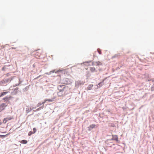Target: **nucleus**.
Listing matches in <instances>:
<instances>
[{"label": "nucleus", "instance_id": "1", "mask_svg": "<svg viewBox=\"0 0 154 154\" xmlns=\"http://www.w3.org/2000/svg\"><path fill=\"white\" fill-rule=\"evenodd\" d=\"M112 138L111 139H107L105 141L106 143L108 146H109V143H112L111 142L112 140H115L117 142L119 143V140H118V136L116 135H112Z\"/></svg>", "mask_w": 154, "mask_h": 154}, {"label": "nucleus", "instance_id": "2", "mask_svg": "<svg viewBox=\"0 0 154 154\" xmlns=\"http://www.w3.org/2000/svg\"><path fill=\"white\" fill-rule=\"evenodd\" d=\"M85 83V82L81 80H78L75 81V88L78 89L79 87L83 85Z\"/></svg>", "mask_w": 154, "mask_h": 154}, {"label": "nucleus", "instance_id": "3", "mask_svg": "<svg viewBox=\"0 0 154 154\" xmlns=\"http://www.w3.org/2000/svg\"><path fill=\"white\" fill-rule=\"evenodd\" d=\"M63 83L66 85L70 84L72 83L71 80L69 79L64 78L63 81Z\"/></svg>", "mask_w": 154, "mask_h": 154}, {"label": "nucleus", "instance_id": "4", "mask_svg": "<svg viewBox=\"0 0 154 154\" xmlns=\"http://www.w3.org/2000/svg\"><path fill=\"white\" fill-rule=\"evenodd\" d=\"M13 77H11L7 79H3L4 81V84H6L10 83L13 79Z\"/></svg>", "mask_w": 154, "mask_h": 154}, {"label": "nucleus", "instance_id": "5", "mask_svg": "<svg viewBox=\"0 0 154 154\" xmlns=\"http://www.w3.org/2000/svg\"><path fill=\"white\" fill-rule=\"evenodd\" d=\"M65 88V85H60L57 86V89L59 91H64Z\"/></svg>", "mask_w": 154, "mask_h": 154}, {"label": "nucleus", "instance_id": "6", "mask_svg": "<svg viewBox=\"0 0 154 154\" xmlns=\"http://www.w3.org/2000/svg\"><path fill=\"white\" fill-rule=\"evenodd\" d=\"M6 105L5 103H3L0 105V112H1L2 110H4L5 107L6 106Z\"/></svg>", "mask_w": 154, "mask_h": 154}, {"label": "nucleus", "instance_id": "7", "mask_svg": "<svg viewBox=\"0 0 154 154\" xmlns=\"http://www.w3.org/2000/svg\"><path fill=\"white\" fill-rule=\"evenodd\" d=\"M96 125L95 124H92L90 125L89 127H88V131H91L93 128H95Z\"/></svg>", "mask_w": 154, "mask_h": 154}, {"label": "nucleus", "instance_id": "8", "mask_svg": "<svg viewBox=\"0 0 154 154\" xmlns=\"http://www.w3.org/2000/svg\"><path fill=\"white\" fill-rule=\"evenodd\" d=\"M64 91H60L59 92H58L57 93V95L59 97H61L62 96L63 94H64Z\"/></svg>", "mask_w": 154, "mask_h": 154}, {"label": "nucleus", "instance_id": "9", "mask_svg": "<svg viewBox=\"0 0 154 154\" xmlns=\"http://www.w3.org/2000/svg\"><path fill=\"white\" fill-rule=\"evenodd\" d=\"M55 99V97H54L53 98L51 99H46L45 102H46L47 101H48L49 102H51L54 101V99Z\"/></svg>", "mask_w": 154, "mask_h": 154}, {"label": "nucleus", "instance_id": "10", "mask_svg": "<svg viewBox=\"0 0 154 154\" xmlns=\"http://www.w3.org/2000/svg\"><path fill=\"white\" fill-rule=\"evenodd\" d=\"M90 70L92 72H94L95 71L97 72V71L95 70V69L94 67H90Z\"/></svg>", "mask_w": 154, "mask_h": 154}, {"label": "nucleus", "instance_id": "11", "mask_svg": "<svg viewBox=\"0 0 154 154\" xmlns=\"http://www.w3.org/2000/svg\"><path fill=\"white\" fill-rule=\"evenodd\" d=\"M19 88L17 87L16 88L14 89V91L13 93L14 94H16L17 93V90H18Z\"/></svg>", "mask_w": 154, "mask_h": 154}, {"label": "nucleus", "instance_id": "12", "mask_svg": "<svg viewBox=\"0 0 154 154\" xmlns=\"http://www.w3.org/2000/svg\"><path fill=\"white\" fill-rule=\"evenodd\" d=\"M11 97H8L7 96L5 97L4 98H3V100H4L5 101H8Z\"/></svg>", "mask_w": 154, "mask_h": 154}, {"label": "nucleus", "instance_id": "13", "mask_svg": "<svg viewBox=\"0 0 154 154\" xmlns=\"http://www.w3.org/2000/svg\"><path fill=\"white\" fill-rule=\"evenodd\" d=\"M95 64L96 66H100L102 64V63L100 61L95 62Z\"/></svg>", "mask_w": 154, "mask_h": 154}, {"label": "nucleus", "instance_id": "14", "mask_svg": "<svg viewBox=\"0 0 154 154\" xmlns=\"http://www.w3.org/2000/svg\"><path fill=\"white\" fill-rule=\"evenodd\" d=\"M8 92L7 91H5V92H3L1 93H0V97H2V96H4V95L8 94Z\"/></svg>", "mask_w": 154, "mask_h": 154}, {"label": "nucleus", "instance_id": "15", "mask_svg": "<svg viewBox=\"0 0 154 154\" xmlns=\"http://www.w3.org/2000/svg\"><path fill=\"white\" fill-rule=\"evenodd\" d=\"M93 86V85H89L87 87V89L88 90H91L92 89Z\"/></svg>", "mask_w": 154, "mask_h": 154}, {"label": "nucleus", "instance_id": "16", "mask_svg": "<svg viewBox=\"0 0 154 154\" xmlns=\"http://www.w3.org/2000/svg\"><path fill=\"white\" fill-rule=\"evenodd\" d=\"M27 141L25 140H22L20 141V143L22 144H26L27 143Z\"/></svg>", "mask_w": 154, "mask_h": 154}, {"label": "nucleus", "instance_id": "17", "mask_svg": "<svg viewBox=\"0 0 154 154\" xmlns=\"http://www.w3.org/2000/svg\"><path fill=\"white\" fill-rule=\"evenodd\" d=\"M45 103V101L43 102L39 103H38L37 104V107H38L41 105H43Z\"/></svg>", "mask_w": 154, "mask_h": 154}, {"label": "nucleus", "instance_id": "18", "mask_svg": "<svg viewBox=\"0 0 154 154\" xmlns=\"http://www.w3.org/2000/svg\"><path fill=\"white\" fill-rule=\"evenodd\" d=\"M34 108H30V109L29 108H27L26 112L27 113H28L29 112L31 111V110H32Z\"/></svg>", "mask_w": 154, "mask_h": 154}, {"label": "nucleus", "instance_id": "19", "mask_svg": "<svg viewBox=\"0 0 154 154\" xmlns=\"http://www.w3.org/2000/svg\"><path fill=\"white\" fill-rule=\"evenodd\" d=\"M85 75L86 77L87 78L90 76L91 74L88 71L86 72Z\"/></svg>", "mask_w": 154, "mask_h": 154}, {"label": "nucleus", "instance_id": "20", "mask_svg": "<svg viewBox=\"0 0 154 154\" xmlns=\"http://www.w3.org/2000/svg\"><path fill=\"white\" fill-rule=\"evenodd\" d=\"M59 72H60L59 71H56L55 70L50 71V72L51 74L52 73H54V72H55L56 73H58Z\"/></svg>", "mask_w": 154, "mask_h": 154}, {"label": "nucleus", "instance_id": "21", "mask_svg": "<svg viewBox=\"0 0 154 154\" xmlns=\"http://www.w3.org/2000/svg\"><path fill=\"white\" fill-rule=\"evenodd\" d=\"M109 125L112 127H116V125L114 124L111 123H109Z\"/></svg>", "mask_w": 154, "mask_h": 154}, {"label": "nucleus", "instance_id": "22", "mask_svg": "<svg viewBox=\"0 0 154 154\" xmlns=\"http://www.w3.org/2000/svg\"><path fill=\"white\" fill-rule=\"evenodd\" d=\"M29 87L28 86H27L25 88L23 89V91H26L27 90H28V89H29Z\"/></svg>", "mask_w": 154, "mask_h": 154}, {"label": "nucleus", "instance_id": "23", "mask_svg": "<svg viewBox=\"0 0 154 154\" xmlns=\"http://www.w3.org/2000/svg\"><path fill=\"white\" fill-rule=\"evenodd\" d=\"M97 51L98 53L100 54H102V52L101 51V50L100 48H98L97 49Z\"/></svg>", "mask_w": 154, "mask_h": 154}, {"label": "nucleus", "instance_id": "24", "mask_svg": "<svg viewBox=\"0 0 154 154\" xmlns=\"http://www.w3.org/2000/svg\"><path fill=\"white\" fill-rule=\"evenodd\" d=\"M5 85V84H4V81L3 79L0 81V85Z\"/></svg>", "mask_w": 154, "mask_h": 154}, {"label": "nucleus", "instance_id": "25", "mask_svg": "<svg viewBox=\"0 0 154 154\" xmlns=\"http://www.w3.org/2000/svg\"><path fill=\"white\" fill-rule=\"evenodd\" d=\"M43 106H44V105H43L42 106L40 107H39V108H38V109H36V110H35V111H38L39 110H41V109L43 108Z\"/></svg>", "mask_w": 154, "mask_h": 154}, {"label": "nucleus", "instance_id": "26", "mask_svg": "<svg viewBox=\"0 0 154 154\" xmlns=\"http://www.w3.org/2000/svg\"><path fill=\"white\" fill-rule=\"evenodd\" d=\"M146 76L148 77V79H146V81H151L152 79L149 78V77L148 76L149 75L148 74H146Z\"/></svg>", "mask_w": 154, "mask_h": 154}, {"label": "nucleus", "instance_id": "27", "mask_svg": "<svg viewBox=\"0 0 154 154\" xmlns=\"http://www.w3.org/2000/svg\"><path fill=\"white\" fill-rule=\"evenodd\" d=\"M33 134L34 133H33V132H32V131H30L29 132L28 135L29 136H30Z\"/></svg>", "mask_w": 154, "mask_h": 154}, {"label": "nucleus", "instance_id": "28", "mask_svg": "<svg viewBox=\"0 0 154 154\" xmlns=\"http://www.w3.org/2000/svg\"><path fill=\"white\" fill-rule=\"evenodd\" d=\"M118 56H119V55L118 54H115L114 56H113L112 57V58L113 59L117 57H118Z\"/></svg>", "mask_w": 154, "mask_h": 154}, {"label": "nucleus", "instance_id": "29", "mask_svg": "<svg viewBox=\"0 0 154 154\" xmlns=\"http://www.w3.org/2000/svg\"><path fill=\"white\" fill-rule=\"evenodd\" d=\"M6 119L8 121L12 119V118L11 117H7L6 118Z\"/></svg>", "mask_w": 154, "mask_h": 154}, {"label": "nucleus", "instance_id": "30", "mask_svg": "<svg viewBox=\"0 0 154 154\" xmlns=\"http://www.w3.org/2000/svg\"><path fill=\"white\" fill-rule=\"evenodd\" d=\"M151 90L152 91H154V84L151 88Z\"/></svg>", "mask_w": 154, "mask_h": 154}, {"label": "nucleus", "instance_id": "31", "mask_svg": "<svg viewBox=\"0 0 154 154\" xmlns=\"http://www.w3.org/2000/svg\"><path fill=\"white\" fill-rule=\"evenodd\" d=\"M7 121V120L6 119V118H4L3 121V123L4 124H5L6 123Z\"/></svg>", "mask_w": 154, "mask_h": 154}, {"label": "nucleus", "instance_id": "32", "mask_svg": "<svg viewBox=\"0 0 154 154\" xmlns=\"http://www.w3.org/2000/svg\"><path fill=\"white\" fill-rule=\"evenodd\" d=\"M33 131L32 132H33V133H34V134L35 133L36 131V128H33Z\"/></svg>", "mask_w": 154, "mask_h": 154}, {"label": "nucleus", "instance_id": "33", "mask_svg": "<svg viewBox=\"0 0 154 154\" xmlns=\"http://www.w3.org/2000/svg\"><path fill=\"white\" fill-rule=\"evenodd\" d=\"M98 87H101L102 85V83L100 82L98 84Z\"/></svg>", "mask_w": 154, "mask_h": 154}, {"label": "nucleus", "instance_id": "34", "mask_svg": "<svg viewBox=\"0 0 154 154\" xmlns=\"http://www.w3.org/2000/svg\"><path fill=\"white\" fill-rule=\"evenodd\" d=\"M0 137L2 138H4V137H5V135H0Z\"/></svg>", "mask_w": 154, "mask_h": 154}, {"label": "nucleus", "instance_id": "35", "mask_svg": "<svg viewBox=\"0 0 154 154\" xmlns=\"http://www.w3.org/2000/svg\"><path fill=\"white\" fill-rule=\"evenodd\" d=\"M19 84H21L23 82V81H21L20 80V79H19Z\"/></svg>", "mask_w": 154, "mask_h": 154}, {"label": "nucleus", "instance_id": "36", "mask_svg": "<svg viewBox=\"0 0 154 154\" xmlns=\"http://www.w3.org/2000/svg\"><path fill=\"white\" fill-rule=\"evenodd\" d=\"M92 66L96 65L95 62H92Z\"/></svg>", "mask_w": 154, "mask_h": 154}, {"label": "nucleus", "instance_id": "37", "mask_svg": "<svg viewBox=\"0 0 154 154\" xmlns=\"http://www.w3.org/2000/svg\"><path fill=\"white\" fill-rule=\"evenodd\" d=\"M20 85V84H19V83L18 84H16L14 86V87L19 86Z\"/></svg>", "mask_w": 154, "mask_h": 154}, {"label": "nucleus", "instance_id": "38", "mask_svg": "<svg viewBox=\"0 0 154 154\" xmlns=\"http://www.w3.org/2000/svg\"><path fill=\"white\" fill-rule=\"evenodd\" d=\"M10 134V133H8V134H6V135H5V137H7V136H8V135H9Z\"/></svg>", "mask_w": 154, "mask_h": 154}, {"label": "nucleus", "instance_id": "39", "mask_svg": "<svg viewBox=\"0 0 154 154\" xmlns=\"http://www.w3.org/2000/svg\"><path fill=\"white\" fill-rule=\"evenodd\" d=\"M41 76V75H39V76H38L37 77L35 78V79H38L39 78V77L40 76Z\"/></svg>", "mask_w": 154, "mask_h": 154}, {"label": "nucleus", "instance_id": "40", "mask_svg": "<svg viewBox=\"0 0 154 154\" xmlns=\"http://www.w3.org/2000/svg\"><path fill=\"white\" fill-rule=\"evenodd\" d=\"M45 74L48 75H49L51 74L50 72H46Z\"/></svg>", "mask_w": 154, "mask_h": 154}, {"label": "nucleus", "instance_id": "41", "mask_svg": "<svg viewBox=\"0 0 154 154\" xmlns=\"http://www.w3.org/2000/svg\"><path fill=\"white\" fill-rule=\"evenodd\" d=\"M92 62V61L91 60H89V61H87V62H85V63H88L89 62Z\"/></svg>", "mask_w": 154, "mask_h": 154}, {"label": "nucleus", "instance_id": "42", "mask_svg": "<svg viewBox=\"0 0 154 154\" xmlns=\"http://www.w3.org/2000/svg\"><path fill=\"white\" fill-rule=\"evenodd\" d=\"M152 80H151V81H152V82H154V79H151Z\"/></svg>", "mask_w": 154, "mask_h": 154}, {"label": "nucleus", "instance_id": "43", "mask_svg": "<svg viewBox=\"0 0 154 154\" xmlns=\"http://www.w3.org/2000/svg\"><path fill=\"white\" fill-rule=\"evenodd\" d=\"M96 56L94 54L93 55V57H94V58Z\"/></svg>", "mask_w": 154, "mask_h": 154}, {"label": "nucleus", "instance_id": "44", "mask_svg": "<svg viewBox=\"0 0 154 154\" xmlns=\"http://www.w3.org/2000/svg\"><path fill=\"white\" fill-rule=\"evenodd\" d=\"M35 64H33V67H35Z\"/></svg>", "mask_w": 154, "mask_h": 154}, {"label": "nucleus", "instance_id": "45", "mask_svg": "<svg viewBox=\"0 0 154 154\" xmlns=\"http://www.w3.org/2000/svg\"><path fill=\"white\" fill-rule=\"evenodd\" d=\"M3 69H4L3 68H2V70H3Z\"/></svg>", "mask_w": 154, "mask_h": 154}, {"label": "nucleus", "instance_id": "46", "mask_svg": "<svg viewBox=\"0 0 154 154\" xmlns=\"http://www.w3.org/2000/svg\"><path fill=\"white\" fill-rule=\"evenodd\" d=\"M109 146L111 147H112V146Z\"/></svg>", "mask_w": 154, "mask_h": 154}, {"label": "nucleus", "instance_id": "47", "mask_svg": "<svg viewBox=\"0 0 154 154\" xmlns=\"http://www.w3.org/2000/svg\"><path fill=\"white\" fill-rule=\"evenodd\" d=\"M3 133H6V132H3Z\"/></svg>", "mask_w": 154, "mask_h": 154}]
</instances>
